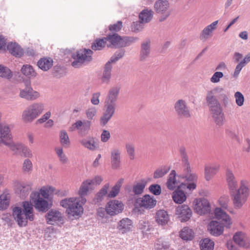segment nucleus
I'll return each instance as SVG.
<instances>
[{
    "instance_id": "obj_51",
    "label": "nucleus",
    "mask_w": 250,
    "mask_h": 250,
    "mask_svg": "<svg viewBox=\"0 0 250 250\" xmlns=\"http://www.w3.org/2000/svg\"><path fill=\"white\" fill-rule=\"evenodd\" d=\"M229 201V197L228 195H223L219 199V203L220 206L221 207L220 208L223 210V209H227L228 211H229L231 213L232 212L229 209L228 204Z\"/></svg>"
},
{
    "instance_id": "obj_14",
    "label": "nucleus",
    "mask_w": 250,
    "mask_h": 250,
    "mask_svg": "<svg viewBox=\"0 0 250 250\" xmlns=\"http://www.w3.org/2000/svg\"><path fill=\"white\" fill-rule=\"evenodd\" d=\"M174 109L176 114L180 118H189L191 112L185 100L179 99L174 104Z\"/></svg>"
},
{
    "instance_id": "obj_59",
    "label": "nucleus",
    "mask_w": 250,
    "mask_h": 250,
    "mask_svg": "<svg viewBox=\"0 0 250 250\" xmlns=\"http://www.w3.org/2000/svg\"><path fill=\"white\" fill-rule=\"evenodd\" d=\"M234 97L237 105L241 106L244 104V97L241 92H236L234 94Z\"/></svg>"
},
{
    "instance_id": "obj_1",
    "label": "nucleus",
    "mask_w": 250,
    "mask_h": 250,
    "mask_svg": "<svg viewBox=\"0 0 250 250\" xmlns=\"http://www.w3.org/2000/svg\"><path fill=\"white\" fill-rule=\"evenodd\" d=\"M224 89L221 86H216L207 91L206 101L208 106L212 119L218 126L223 125L225 116L222 107L218 99L221 93L224 92Z\"/></svg>"
},
{
    "instance_id": "obj_10",
    "label": "nucleus",
    "mask_w": 250,
    "mask_h": 250,
    "mask_svg": "<svg viewBox=\"0 0 250 250\" xmlns=\"http://www.w3.org/2000/svg\"><path fill=\"white\" fill-rule=\"evenodd\" d=\"M92 51L90 49H84L77 51L72 55L74 61L72 62L71 65L75 68H78L83 64L90 62L92 60Z\"/></svg>"
},
{
    "instance_id": "obj_38",
    "label": "nucleus",
    "mask_w": 250,
    "mask_h": 250,
    "mask_svg": "<svg viewBox=\"0 0 250 250\" xmlns=\"http://www.w3.org/2000/svg\"><path fill=\"white\" fill-rule=\"evenodd\" d=\"M181 188H178L177 190L173 192L172 195V198L173 201L177 204H182L186 201L187 197L185 192L180 189ZM181 189H182L181 188Z\"/></svg>"
},
{
    "instance_id": "obj_2",
    "label": "nucleus",
    "mask_w": 250,
    "mask_h": 250,
    "mask_svg": "<svg viewBox=\"0 0 250 250\" xmlns=\"http://www.w3.org/2000/svg\"><path fill=\"white\" fill-rule=\"evenodd\" d=\"M86 202L85 197H72L62 200L60 205L66 208V213L72 219H77L83 214V206Z\"/></svg>"
},
{
    "instance_id": "obj_29",
    "label": "nucleus",
    "mask_w": 250,
    "mask_h": 250,
    "mask_svg": "<svg viewBox=\"0 0 250 250\" xmlns=\"http://www.w3.org/2000/svg\"><path fill=\"white\" fill-rule=\"evenodd\" d=\"M227 185L230 193L237 189L238 183L232 171L227 169L226 171Z\"/></svg>"
},
{
    "instance_id": "obj_27",
    "label": "nucleus",
    "mask_w": 250,
    "mask_h": 250,
    "mask_svg": "<svg viewBox=\"0 0 250 250\" xmlns=\"http://www.w3.org/2000/svg\"><path fill=\"white\" fill-rule=\"evenodd\" d=\"M132 227V221L128 218H125L118 223L117 229L120 232L124 234L131 231Z\"/></svg>"
},
{
    "instance_id": "obj_20",
    "label": "nucleus",
    "mask_w": 250,
    "mask_h": 250,
    "mask_svg": "<svg viewBox=\"0 0 250 250\" xmlns=\"http://www.w3.org/2000/svg\"><path fill=\"white\" fill-rule=\"evenodd\" d=\"M234 242L240 247L248 249L250 248V239L246 234L242 231H237L233 236Z\"/></svg>"
},
{
    "instance_id": "obj_12",
    "label": "nucleus",
    "mask_w": 250,
    "mask_h": 250,
    "mask_svg": "<svg viewBox=\"0 0 250 250\" xmlns=\"http://www.w3.org/2000/svg\"><path fill=\"white\" fill-rule=\"evenodd\" d=\"M12 125H11L3 123L0 126V146L1 145L5 146L9 145V143L13 140L11 132Z\"/></svg>"
},
{
    "instance_id": "obj_7",
    "label": "nucleus",
    "mask_w": 250,
    "mask_h": 250,
    "mask_svg": "<svg viewBox=\"0 0 250 250\" xmlns=\"http://www.w3.org/2000/svg\"><path fill=\"white\" fill-rule=\"evenodd\" d=\"M44 104L41 102H35L29 105L23 111L21 119L25 123H32L43 112Z\"/></svg>"
},
{
    "instance_id": "obj_54",
    "label": "nucleus",
    "mask_w": 250,
    "mask_h": 250,
    "mask_svg": "<svg viewBox=\"0 0 250 250\" xmlns=\"http://www.w3.org/2000/svg\"><path fill=\"white\" fill-rule=\"evenodd\" d=\"M33 165L29 159H25L22 163V170L26 173H30L32 171Z\"/></svg>"
},
{
    "instance_id": "obj_9",
    "label": "nucleus",
    "mask_w": 250,
    "mask_h": 250,
    "mask_svg": "<svg viewBox=\"0 0 250 250\" xmlns=\"http://www.w3.org/2000/svg\"><path fill=\"white\" fill-rule=\"evenodd\" d=\"M103 179L101 176L97 175L93 179H88L84 180L78 190L79 197H84L88 192L93 190L96 186L99 185Z\"/></svg>"
},
{
    "instance_id": "obj_17",
    "label": "nucleus",
    "mask_w": 250,
    "mask_h": 250,
    "mask_svg": "<svg viewBox=\"0 0 250 250\" xmlns=\"http://www.w3.org/2000/svg\"><path fill=\"white\" fill-rule=\"evenodd\" d=\"M194 209L200 215L205 214L209 212L210 206L208 200L205 198L196 199L194 201Z\"/></svg>"
},
{
    "instance_id": "obj_47",
    "label": "nucleus",
    "mask_w": 250,
    "mask_h": 250,
    "mask_svg": "<svg viewBox=\"0 0 250 250\" xmlns=\"http://www.w3.org/2000/svg\"><path fill=\"white\" fill-rule=\"evenodd\" d=\"M60 142L64 147H68L70 145V141L66 131L62 130L60 132Z\"/></svg>"
},
{
    "instance_id": "obj_60",
    "label": "nucleus",
    "mask_w": 250,
    "mask_h": 250,
    "mask_svg": "<svg viewBox=\"0 0 250 250\" xmlns=\"http://www.w3.org/2000/svg\"><path fill=\"white\" fill-rule=\"evenodd\" d=\"M21 152L22 155L26 158H31L33 157V154L31 149L27 146L23 145Z\"/></svg>"
},
{
    "instance_id": "obj_8",
    "label": "nucleus",
    "mask_w": 250,
    "mask_h": 250,
    "mask_svg": "<svg viewBox=\"0 0 250 250\" xmlns=\"http://www.w3.org/2000/svg\"><path fill=\"white\" fill-rule=\"evenodd\" d=\"M125 54L124 50L117 51L110 58V60L105 64L103 74L101 77V82L103 83L109 84L111 78V71L112 63L116 62L120 59L122 58Z\"/></svg>"
},
{
    "instance_id": "obj_6",
    "label": "nucleus",
    "mask_w": 250,
    "mask_h": 250,
    "mask_svg": "<svg viewBox=\"0 0 250 250\" xmlns=\"http://www.w3.org/2000/svg\"><path fill=\"white\" fill-rule=\"evenodd\" d=\"M249 182L246 180H242L239 188L230 193L234 207L236 209L241 208L245 203L249 195Z\"/></svg>"
},
{
    "instance_id": "obj_5",
    "label": "nucleus",
    "mask_w": 250,
    "mask_h": 250,
    "mask_svg": "<svg viewBox=\"0 0 250 250\" xmlns=\"http://www.w3.org/2000/svg\"><path fill=\"white\" fill-rule=\"evenodd\" d=\"M97 112V108L92 105L89 106L85 111V115L87 120H77L69 127V131L73 132L77 130L78 133L82 136L87 134L90 129L91 121L95 119Z\"/></svg>"
},
{
    "instance_id": "obj_39",
    "label": "nucleus",
    "mask_w": 250,
    "mask_h": 250,
    "mask_svg": "<svg viewBox=\"0 0 250 250\" xmlns=\"http://www.w3.org/2000/svg\"><path fill=\"white\" fill-rule=\"evenodd\" d=\"M80 143L87 149L94 151L96 149V146L94 138L88 137L83 138L80 141Z\"/></svg>"
},
{
    "instance_id": "obj_48",
    "label": "nucleus",
    "mask_w": 250,
    "mask_h": 250,
    "mask_svg": "<svg viewBox=\"0 0 250 250\" xmlns=\"http://www.w3.org/2000/svg\"><path fill=\"white\" fill-rule=\"evenodd\" d=\"M107 42L106 37L97 39L92 44L91 48L94 50H100L107 45Z\"/></svg>"
},
{
    "instance_id": "obj_3",
    "label": "nucleus",
    "mask_w": 250,
    "mask_h": 250,
    "mask_svg": "<svg viewBox=\"0 0 250 250\" xmlns=\"http://www.w3.org/2000/svg\"><path fill=\"white\" fill-rule=\"evenodd\" d=\"M215 216L221 223L217 221H211L208 227L209 233L215 236L221 235L224 231V228H230L232 221L231 217L226 211L219 208H216L214 210Z\"/></svg>"
},
{
    "instance_id": "obj_25",
    "label": "nucleus",
    "mask_w": 250,
    "mask_h": 250,
    "mask_svg": "<svg viewBox=\"0 0 250 250\" xmlns=\"http://www.w3.org/2000/svg\"><path fill=\"white\" fill-rule=\"evenodd\" d=\"M133 191L135 195L132 199V203L134 204L133 210L135 212H138L141 210V184L138 183L133 187Z\"/></svg>"
},
{
    "instance_id": "obj_32",
    "label": "nucleus",
    "mask_w": 250,
    "mask_h": 250,
    "mask_svg": "<svg viewBox=\"0 0 250 250\" xmlns=\"http://www.w3.org/2000/svg\"><path fill=\"white\" fill-rule=\"evenodd\" d=\"M176 172L174 170H172L169 174L166 183L167 188L171 190H174L176 187L181 188V185H179V182L176 178Z\"/></svg>"
},
{
    "instance_id": "obj_53",
    "label": "nucleus",
    "mask_w": 250,
    "mask_h": 250,
    "mask_svg": "<svg viewBox=\"0 0 250 250\" xmlns=\"http://www.w3.org/2000/svg\"><path fill=\"white\" fill-rule=\"evenodd\" d=\"M12 71L7 67L0 65V77L10 79L12 77Z\"/></svg>"
},
{
    "instance_id": "obj_16",
    "label": "nucleus",
    "mask_w": 250,
    "mask_h": 250,
    "mask_svg": "<svg viewBox=\"0 0 250 250\" xmlns=\"http://www.w3.org/2000/svg\"><path fill=\"white\" fill-rule=\"evenodd\" d=\"M19 96L27 101H34L40 97V94L38 91L33 90L29 83L26 84L24 88L20 89Z\"/></svg>"
},
{
    "instance_id": "obj_22",
    "label": "nucleus",
    "mask_w": 250,
    "mask_h": 250,
    "mask_svg": "<svg viewBox=\"0 0 250 250\" xmlns=\"http://www.w3.org/2000/svg\"><path fill=\"white\" fill-rule=\"evenodd\" d=\"M13 185L16 192L22 198L25 197L28 195L31 190L30 186L23 182L15 181L13 182Z\"/></svg>"
},
{
    "instance_id": "obj_23",
    "label": "nucleus",
    "mask_w": 250,
    "mask_h": 250,
    "mask_svg": "<svg viewBox=\"0 0 250 250\" xmlns=\"http://www.w3.org/2000/svg\"><path fill=\"white\" fill-rule=\"evenodd\" d=\"M176 214L180 218L181 222H186L191 217L192 211L188 205H182L177 207Z\"/></svg>"
},
{
    "instance_id": "obj_26",
    "label": "nucleus",
    "mask_w": 250,
    "mask_h": 250,
    "mask_svg": "<svg viewBox=\"0 0 250 250\" xmlns=\"http://www.w3.org/2000/svg\"><path fill=\"white\" fill-rule=\"evenodd\" d=\"M47 223L50 225H54L56 222L63 221L62 213L58 210L51 209L49 210L45 215Z\"/></svg>"
},
{
    "instance_id": "obj_31",
    "label": "nucleus",
    "mask_w": 250,
    "mask_h": 250,
    "mask_svg": "<svg viewBox=\"0 0 250 250\" xmlns=\"http://www.w3.org/2000/svg\"><path fill=\"white\" fill-rule=\"evenodd\" d=\"M111 163L113 168H119L121 165V151L114 148L111 151Z\"/></svg>"
},
{
    "instance_id": "obj_15",
    "label": "nucleus",
    "mask_w": 250,
    "mask_h": 250,
    "mask_svg": "<svg viewBox=\"0 0 250 250\" xmlns=\"http://www.w3.org/2000/svg\"><path fill=\"white\" fill-rule=\"evenodd\" d=\"M30 198L35 208L40 211L45 212L48 208V202L46 199H43L40 197L39 191H35L30 194Z\"/></svg>"
},
{
    "instance_id": "obj_46",
    "label": "nucleus",
    "mask_w": 250,
    "mask_h": 250,
    "mask_svg": "<svg viewBox=\"0 0 250 250\" xmlns=\"http://www.w3.org/2000/svg\"><path fill=\"white\" fill-rule=\"evenodd\" d=\"M55 190V188L50 186H43L42 187L40 191V196L42 195L44 199H48L49 197V194L53 193Z\"/></svg>"
},
{
    "instance_id": "obj_11",
    "label": "nucleus",
    "mask_w": 250,
    "mask_h": 250,
    "mask_svg": "<svg viewBox=\"0 0 250 250\" xmlns=\"http://www.w3.org/2000/svg\"><path fill=\"white\" fill-rule=\"evenodd\" d=\"M154 7L158 14L162 15L159 19L160 22L166 20L171 14V11L169 10V3L167 0H157Z\"/></svg>"
},
{
    "instance_id": "obj_19",
    "label": "nucleus",
    "mask_w": 250,
    "mask_h": 250,
    "mask_svg": "<svg viewBox=\"0 0 250 250\" xmlns=\"http://www.w3.org/2000/svg\"><path fill=\"white\" fill-rule=\"evenodd\" d=\"M123 209V204L122 202L116 200L110 201L105 207L106 213L111 216L121 213Z\"/></svg>"
},
{
    "instance_id": "obj_30",
    "label": "nucleus",
    "mask_w": 250,
    "mask_h": 250,
    "mask_svg": "<svg viewBox=\"0 0 250 250\" xmlns=\"http://www.w3.org/2000/svg\"><path fill=\"white\" fill-rule=\"evenodd\" d=\"M219 168V165L216 164L206 166L205 167V177L206 180L209 181L216 174Z\"/></svg>"
},
{
    "instance_id": "obj_18",
    "label": "nucleus",
    "mask_w": 250,
    "mask_h": 250,
    "mask_svg": "<svg viewBox=\"0 0 250 250\" xmlns=\"http://www.w3.org/2000/svg\"><path fill=\"white\" fill-rule=\"evenodd\" d=\"M12 215L20 227H25L27 225L28 218L21 207H14L12 209Z\"/></svg>"
},
{
    "instance_id": "obj_13",
    "label": "nucleus",
    "mask_w": 250,
    "mask_h": 250,
    "mask_svg": "<svg viewBox=\"0 0 250 250\" xmlns=\"http://www.w3.org/2000/svg\"><path fill=\"white\" fill-rule=\"evenodd\" d=\"M106 39L107 42H109V43H107L108 47H111V46L115 47L125 46L128 45L127 42L130 41L129 38H122L116 33L108 35Z\"/></svg>"
},
{
    "instance_id": "obj_36",
    "label": "nucleus",
    "mask_w": 250,
    "mask_h": 250,
    "mask_svg": "<svg viewBox=\"0 0 250 250\" xmlns=\"http://www.w3.org/2000/svg\"><path fill=\"white\" fill-rule=\"evenodd\" d=\"M23 209L22 211L27 215L28 219L32 221L34 219V215L33 213V205L30 202L24 201L22 203Z\"/></svg>"
},
{
    "instance_id": "obj_24",
    "label": "nucleus",
    "mask_w": 250,
    "mask_h": 250,
    "mask_svg": "<svg viewBox=\"0 0 250 250\" xmlns=\"http://www.w3.org/2000/svg\"><path fill=\"white\" fill-rule=\"evenodd\" d=\"M218 21H215L209 25L205 27L201 31L200 35V39L205 41L212 36L213 32L216 29Z\"/></svg>"
},
{
    "instance_id": "obj_55",
    "label": "nucleus",
    "mask_w": 250,
    "mask_h": 250,
    "mask_svg": "<svg viewBox=\"0 0 250 250\" xmlns=\"http://www.w3.org/2000/svg\"><path fill=\"white\" fill-rule=\"evenodd\" d=\"M9 200L6 194H3L0 196V209H5L9 205Z\"/></svg>"
},
{
    "instance_id": "obj_64",
    "label": "nucleus",
    "mask_w": 250,
    "mask_h": 250,
    "mask_svg": "<svg viewBox=\"0 0 250 250\" xmlns=\"http://www.w3.org/2000/svg\"><path fill=\"white\" fill-rule=\"evenodd\" d=\"M101 95L100 92H96L92 94L91 99V103L95 105H97L100 103L99 97Z\"/></svg>"
},
{
    "instance_id": "obj_42",
    "label": "nucleus",
    "mask_w": 250,
    "mask_h": 250,
    "mask_svg": "<svg viewBox=\"0 0 250 250\" xmlns=\"http://www.w3.org/2000/svg\"><path fill=\"white\" fill-rule=\"evenodd\" d=\"M169 242L163 238L157 239L154 244L155 250H168L170 248Z\"/></svg>"
},
{
    "instance_id": "obj_37",
    "label": "nucleus",
    "mask_w": 250,
    "mask_h": 250,
    "mask_svg": "<svg viewBox=\"0 0 250 250\" xmlns=\"http://www.w3.org/2000/svg\"><path fill=\"white\" fill-rule=\"evenodd\" d=\"M156 200L153 198V197L149 195H146L142 198V207L151 208L156 205Z\"/></svg>"
},
{
    "instance_id": "obj_50",
    "label": "nucleus",
    "mask_w": 250,
    "mask_h": 250,
    "mask_svg": "<svg viewBox=\"0 0 250 250\" xmlns=\"http://www.w3.org/2000/svg\"><path fill=\"white\" fill-rule=\"evenodd\" d=\"M180 236L185 240H191L193 237L192 230L188 228H184L181 230Z\"/></svg>"
},
{
    "instance_id": "obj_61",
    "label": "nucleus",
    "mask_w": 250,
    "mask_h": 250,
    "mask_svg": "<svg viewBox=\"0 0 250 250\" xmlns=\"http://www.w3.org/2000/svg\"><path fill=\"white\" fill-rule=\"evenodd\" d=\"M122 27V22L118 21L116 23L110 25L109 26V29L111 32H118L121 29Z\"/></svg>"
},
{
    "instance_id": "obj_57",
    "label": "nucleus",
    "mask_w": 250,
    "mask_h": 250,
    "mask_svg": "<svg viewBox=\"0 0 250 250\" xmlns=\"http://www.w3.org/2000/svg\"><path fill=\"white\" fill-rule=\"evenodd\" d=\"M149 191L155 195H159L161 193V188L159 185L152 184L149 187Z\"/></svg>"
},
{
    "instance_id": "obj_52",
    "label": "nucleus",
    "mask_w": 250,
    "mask_h": 250,
    "mask_svg": "<svg viewBox=\"0 0 250 250\" xmlns=\"http://www.w3.org/2000/svg\"><path fill=\"white\" fill-rule=\"evenodd\" d=\"M55 150L59 159L60 161L62 164L67 163L68 162V159L66 156L63 153L62 147H56Z\"/></svg>"
},
{
    "instance_id": "obj_34",
    "label": "nucleus",
    "mask_w": 250,
    "mask_h": 250,
    "mask_svg": "<svg viewBox=\"0 0 250 250\" xmlns=\"http://www.w3.org/2000/svg\"><path fill=\"white\" fill-rule=\"evenodd\" d=\"M53 63V60L51 58L44 57L38 61L37 65L41 69L46 71L52 67Z\"/></svg>"
},
{
    "instance_id": "obj_21",
    "label": "nucleus",
    "mask_w": 250,
    "mask_h": 250,
    "mask_svg": "<svg viewBox=\"0 0 250 250\" xmlns=\"http://www.w3.org/2000/svg\"><path fill=\"white\" fill-rule=\"evenodd\" d=\"M116 107V105L104 103V111L100 120L101 125H105L107 124L114 115Z\"/></svg>"
},
{
    "instance_id": "obj_63",
    "label": "nucleus",
    "mask_w": 250,
    "mask_h": 250,
    "mask_svg": "<svg viewBox=\"0 0 250 250\" xmlns=\"http://www.w3.org/2000/svg\"><path fill=\"white\" fill-rule=\"evenodd\" d=\"M110 134L109 131L104 130L103 131L101 135V140L102 142L106 143L110 138Z\"/></svg>"
},
{
    "instance_id": "obj_4",
    "label": "nucleus",
    "mask_w": 250,
    "mask_h": 250,
    "mask_svg": "<svg viewBox=\"0 0 250 250\" xmlns=\"http://www.w3.org/2000/svg\"><path fill=\"white\" fill-rule=\"evenodd\" d=\"M180 152L184 167V173L183 177L185 179V183H182L181 184V188H187L189 191H191L196 188L198 177L195 173L192 172L191 171L189 162L188 160V157L186 154L185 148L184 147L180 148Z\"/></svg>"
},
{
    "instance_id": "obj_35",
    "label": "nucleus",
    "mask_w": 250,
    "mask_h": 250,
    "mask_svg": "<svg viewBox=\"0 0 250 250\" xmlns=\"http://www.w3.org/2000/svg\"><path fill=\"white\" fill-rule=\"evenodd\" d=\"M7 50L13 56L16 57H21L23 51L22 48L17 43L11 42L8 43L7 46Z\"/></svg>"
},
{
    "instance_id": "obj_56",
    "label": "nucleus",
    "mask_w": 250,
    "mask_h": 250,
    "mask_svg": "<svg viewBox=\"0 0 250 250\" xmlns=\"http://www.w3.org/2000/svg\"><path fill=\"white\" fill-rule=\"evenodd\" d=\"M110 185L109 183L105 184L101 190L98 192L97 196L100 199H102L104 196H108V190L109 188Z\"/></svg>"
},
{
    "instance_id": "obj_58",
    "label": "nucleus",
    "mask_w": 250,
    "mask_h": 250,
    "mask_svg": "<svg viewBox=\"0 0 250 250\" xmlns=\"http://www.w3.org/2000/svg\"><path fill=\"white\" fill-rule=\"evenodd\" d=\"M224 76V74L222 72H215L210 79V81L212 83H218L220 81V79Z\"/></svg>"
},
{
    "instance_id": "obj_43",
    "label": "nucleus",
    "mask_w": 250,
    "mask_h": 250,
    "mask_svg": "<svg viewBox=\"0 0 250 250\" xmlns=\"http://www.w3.org/2000/svg\"><path fill=\"white\" fill-rule=\"evenodd\" d=\"M168 166L164 165L157 168L154 172L153 178L158 179L164 176L170 170Z\"/></svg>"
},
{
    "instance_id": "obj_62",
    "label": "nucleus",
    "mask_w": 250,
    "mask_h": 250,
    "mask_svg": "<svg viewBox=\"0 0 250 250\" xmlns=\"http://www.w3.org/2000/svg\"><path fill=\"white\" fill-rule=\"evenodd\" d=\"M126 148L127 153L129 156L130 159L131 160L134 159L135 157V154L134 147L133 145L130 144H127L126 145Z\"/></svg>"
},
{
    "instance_id": "obj_45",
    "label": "nucleus",
    "mask_w": 250,
    "mask_h": 250,
    "mask_svg": "<svg viewBox=\"0 0 250 250\" xmlns=\"http://www.w3.org/2000/svg\"><path fill=\"white\" fill-rule=\"evenodd\" d=\"M214 246V242L208 238H205L202 240L200 243L201 250H213Z\"/></svg>"
},
{
    "instance_id": "obj_49",
    "label": "nucleus",
    "mask_w": 250,
    "mask_h": 250,
    "mask_svg": "<svg viewBox=\"0 0 250 250\" xmlns=\"http://www.w3.org/2000/svg\"><path fill=\"white\" fill-rule=\"evenodd\" d=\"M23 146V145L22 143H15L12 140L10 143H9V145L6 146H8L15 154H18L21 152Z\"/></svg>"
},
{
    "instance_id": "obj_33",
    "label": "nucleus",
    "mask_w": 250,
    "mask_h": 250,
    "mask_svg": "<svg viewBox=\"0 0 250 250\" xmlns=\"http://www.w3.org/2000/svg\"><path fill=\"white\" fill-rule=\"evenodd\" d=\"M156 221L157 223L162 226L167 224L169 221V215L165 210H159L156 213Z\"/></svg>"
},
{
    "instance_id": "obj_41",
    "label": "nucleus",
    "mask_w": 250,
    "mask_h": 250,
    "mask_svg": "<svg viewBox=\"0 0 250 250\" xmlns=\"http://www.w3.org/2000/svg\"><path fill=\"white\" fill-rule=\"evenodd\" d=\"M151 41L149 39L145 40L142 43V60L147 58L150 52Z\"/></svg>"
},
{
    "instance_id": "obj_40",
    "label": "nucleus",
    "mask_w": 250,
    "mask_h": 250,
    "mask_svg": "<svg viewBox=\"0 0 250 250\" xmlns=\"http://www.w3.org/2000/svg\"><path fill=\"white\" fill-rule=\"evenodd\" d=\"M21 70L23 75L29 79L34 78L37 75V73L33 67L29 64L23 65Z\"/></svg>"
},
{
    "instance_id": "obj_44",
    "label": "nucleus",
    "mask_w": 250,
    "mask_h": 250,
    "mask_svg": "<svg viewBox=\"0 0 250 250\" xmlns=\"http://www.w3.org/2000/svg\"><path fill=\"white\" fill-rule=\"evenodd\" d=\"M153 17V12L147 8L142 11V24L149 22Z\"/></svg>"
},
{
    "instance_id": "obj_28",
    "label": "nucleus",
    "mask_w": 250,
    "mask_h": 250,
    "mask_svg": "<svg viewBox=\"0 0 250 250\" xmlns=\"http://www.w3.org/2000/svg\"><path fill=\"white\" fill-rule=\"evenodd\" d=\"M119 91L120 88L117 86L111 88L108 91L104 103L116 106V101Z\"/></svg>"
}]
</instances>
